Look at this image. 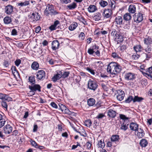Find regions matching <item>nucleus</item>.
Instances as JSON below:
<instances>
[{
    "label": "nucleus",
    "instance_id": "1",
    "mask_svg": "<svg viewBox=\"0 0 152 152\" xmlns=\"http://www.w3.org/2000/svg\"><path fill=\"white\" fill-rule=\"evenodd\" d=\"M121 69V67L117 63L112 62L107 66V71L112 74L116 75L119 73Z\"/></svg>",
    "mask_w": 152,
    "mask_h": 152
},
{
    "label": "nucleus",
    "instance_id": "2",
    "mask_svg": "<svg viewBox=\"0 0 152 152\" xmlns=\"http://www.w3.org/2000/svg\"><path fill=\"white\" fill-rule=\"evenodd\" d=\"M44 13L46 15L50 14L51 15H56L58 14V12L54 10L53 5L48 4L44 11Z\"/></svg>",
    "mask_w": 152,
    "mask_h": 152
},
{
    "label": "nucleus",
    "instance_id": "3",
    "mask_svg": "<svg viewBox=\"0 0 152 152\" xmlns=\"http://www.w3.org/2000/svg\"><path fill=\"white\" fill-rule=\"evenodd\" d=\"M88 86L89 89L95 91L97 88L98 86L95 81L90 79L88 82Z\"/></svg>",
    "mask_w": 152,
    "mask_h": 152
},
{
    "label": "nucleus",
    "instance_id": "4",
    "mask_svg": "<svg viewBox=\"0 0 152 152\" xmlns=\"http://www.w3.org/2000/svg\"><path fill=\"white\" fill-rule=\"evenodd\" d=\"M133 18L134 22L139 23L143 20V15L140 12L136 13L134 15Z\"/></svg>",
    "mask_w": 152,
    "mask_h": 152
},
{
    "label": "nucleus",
    "instance_id": "5",
    "mask_svg": "<svg viewBox=\"0 0 152 152\" xmlns=\"http://www.w3.org/2000/svg\"><path fill=\"white\" fill-rule=\"evenodd\" d=\"M33 86H29V88L33 93V95L35 94L34 91H38L39 92L41 91V87L39 84H33Z\"/></svg>",
    "mask_w": 152,
    "mask_h": 152
},
{
    "label": "nucleus",
    "instance_id": "6",
    "mask_svg": "<svg viewBox=\"0 0 152 152\" xmlns=\"http://www.w3.org/2000/svg\"><path fill=\"white\" fill-rule=\"evenodd\" d=\"M14 7L13 6L8 5L6 6L4 8V12L8 15H10L12 14L13 12Z\"/></svg>",
    "mask_w": 152,
    "mask_h": 152
},
{
    "label": "nucleus",
    "instance_id": "7",
    "mask_svg": "<svg viewBox=\"0 0 152 152\" xmlns=\"http://www.w3.org/2000/svg\"><path fill=\"white\" fill-rule=\"evenodd\" d=\"M113 14L111 9H107L104 10L102 15L104 18H111Z\"/></svg>",
    "mask_w": 152,
    "mask_h": 152
},
{
    "label": "nucleus",
    "instance_id": "8",
    "mask_svg": "<svg viewBox=\"0 0 152 152\" xmlns=\"http://www.w3.org/2000/svg\"><path fill=\"white\" fill-rule=\"evenodd\" d=\"M37 78L39 80H43L45 78V72L43 70H39L37 72Z\"/></svg>",
    "mask_w": 152,
    "mask_h": 152
},
{
    "label": "nucleus",
    "instance_id": "9",
    "mask_svg": "<svg viewBox=\"0 0 152 152\" xmlns=\"http://www.w3.org/2000/svg\"><path fill=\"white\" fill-rule=\"evenodd\" d=\"M117 94L116 97L117 99L120 101L122 100L125 96L124 92L121 90H118L117 91Z\"/></svg>",
    "mask_w": 152,
    "mask_h": 152
},
{
    "label": "nucleus",
    "instance_id": "10",
    "mask_svg": "<svg viewBox=\"0 0 152 152\" xmlns=\"http://www.w3.org/2000/svg\"><path fill=\"white\" fill-rule=\"evenodd\" d=\"M120 31L115 38V40L117 42V44L122 42L124 40V37Z\"/></svg>",
    "mask_w": 152,
    "mask_h": 152
},
{
    "label": "nucleus",
    "instance_id": "11",
    "mask_svg": "<svg viewBox=\"0 0 152 152\" xmlns=\"http://www.w3.org/2000/svg\"><path fill=\"white\" fill-rule=\"evenodd\" d=\"M12 130V127L9 124L6 125L4 128V132L6 134H10Z\"/></svg>",
    "mask_w": 152,
    "mask_h": 152
},
{
    "label": "nucleus",
    "instance_id": "12",
    "mask_svg": "<svg viewBox=\"0 0 152 152\" xmlns=\"http://www.w3.org/2000/svg\"><path fill=\"white\" fill-rule=\"evenodd\" d=\"M59 43L58 40L53 41L52 43V48L53 50H56L58 48Z\"/></svg>",
    "mask_w": 152,
    "mask_h": 152
},
{
    "label": "nucleus",
    "instance_id": "13",
    "mask_svg": "<svg viewBox=\"0 0 152 152\" xmlns=\"http://www.w3.org/2000/svg\"><path fill=\"white\" fill-rule=\"evenodd\" d=\"M134 75L132 73H127L125 74V78L126 80H131L134 79Z\"/></svg>",
    "mask_w": 152,
    "mask_h": 152
},
{
    "label": "nucleus",
    "instance_id": "14",
    "mask_svg": "<svg viewBox=\"0 0 152 152\" xmlns=\"http://www.w3.org/2000/svg\"><path fill=\"white\" fill-rule=\"evenodd\" d=\"M34 21H37L39 20L40 18V15L38 12H35L33 13L31 17Z\"/></svg>",
    "mask_w": 152,
    "mask_h": 152
},
{
    "label": "nucleus",
    "instance_id": "15",
    "mask_svg": "<svg viewBox=\"0 0 152 152\" xmlns=\"http://www.w3.org/2000/svg\"><path fill=\"white\" fill-rule=\"evenodd\" d=\"M138 125L132 122L130 125V128L131 130L135 131V132L138 131Z\"/></svg>",
    "mask_w": 152,
    "mask_h": 152
},
{
    "label": "nucleus",
    "instance_id": "16",
    "mask_svg": "<svg viewBox=\"0 0 152 152\" xmlns=\"http://www.w3.org/2000/svg\"><path fill=\"white\" fill-rule=\"evenodd\" d=\"M128 11L129 13L134 14L136 12V8L135 5L134 4H131L128 8Z\"/></svg>",
    "mask_w": 152,
    "mask_h": 152
},
{
    "label": "nucleus",
    "instance_id": "17",
    "mask_svg": "<svg viewBox=\"0 0 152 152\" xmlns=\"http://www.w3.org/2000/svg\"><path fill=\"white\" fill-rule=\"evenodd\" d=\"M114 21L115 24L117 25H120L122 24L123 20L121 16H118L116 17Z\"/></svg>",
    "mask_w": 152,
    "mask_h": 152
},
{
    "label": "nucleus",
    "instance_id": "18",
    "mask_svg": "<svg viewBox=\"0 0 152 152\" xmlns=\"http://www.w3.org/2000/svg\"><path fill=\"white\" fill-rule=\"evenodd\" d=\"M97 10L96 7L94 5H90L88 8V10L89 12H93Z\"/></svg>",
    "mask_w": 152,
    "mask_h": 152
},
{
    "label": "nucleus",
    "instance_id": "19",
    "mask_svg": "<svg viewBox=\"0 0 152 152\" xmlns=\"http://www.w3.org/2000/svg\"><path fill=\"white\" fill-rule=\"evenodd\" d=\"M128 125L129 123L125 122V121H124V122H123V123L121 125V129L124 131H126L128 128Z\"/></svg>",
    "mask_w": 152,
    "mask_h": 152
},
{
    "label": "nucleus",
    "instance_id": "20",
    "mask_svg": "<svg viewBox=\"0 0 152 152\" xmlns=\"http://www.w3.org/2000/svg\"><path fill=\"white\" fill-rule=\"evenodd\" d=\"M137 135L139 138H141L144 135V131L140 128L138 129Z\"/></svg>",
    "mask_w": 152,
    "mask_h": 152
},
{
    "label": "nucleus",
    "instance_id": "21",
    "mask_svg": "<svg viewBox=\"0 0 152 152\" xmlns=\"http://www.w3.org/2000/svg\"><path fill=\"white\" fill-rule=\"evenodd\" d=\"M108 115L111 118H114L116 116V113L115 111L112 110H110L107 112Z\"/></svg>",
    "mask_w": 152,
    "mask_h": 152
},
{
    "label": "nucleus",
    "instance_id": "22",
    "mask_svg": "<svg viewBox=\"0 0 152 152\" xmlns=\"http://www.w3.org/2000/svg\"><path fill=\"white\" fill-rule=\"evenodd\" d=\"M12 19L10 17L6 16L4 19V23L5 24H8L12 22Z\"/></svg>",
    "mask_w": 152,
    "mask_h": 152
},
{
    "label": "nucleus",
    "instance_id": "23",
    "mask_svg": "<svg viewBox=\"0 0 152 152\" xmlns=\"http://www.w3.org/2000/svg\"><path fill=\"white\" fill-rule=\"evenodd\" d=\"M124 19L126 21L130 20L131 19L132 16L130 13H126L124 15Z\"/></svg>",
    "mask_w": 152,
    "mask_h": 152
},
{
    "label": "nucleus",
    "instance_id": "24",
    "mask_svg": "<svg viewBox=\"0 0 152 152\" xmlns=\"http://www.w3.org/2000/svg\"><path fill=\"white\" fill-rule=\"evenodd\" d=\"M77 26V23L74 22L69 26V29L70 30L73 31L75 29Z\"/></svg>",
    "mask_w": 152,
    "mask_h": 152
},
{
    "label": "nucleus",
    "instance_id": "25",
    "mask_svg": "<svg viewBox=\"0 0 152 152\" xmlns=\"http://www.w3.org/2000/svg\"><path fill=\"white\" fill-rule=\"evenodd\" d=\"M39 64L37 62H34L31 64V67L32 69L37 70L39 68Z\"/></svg>",
    "mask_w": 152,
    "mask_h": 152
},
{
    "label": "nucleus",
    "instance_id": "26",
    "mask_svg": "<svg viewBox=\"0 0 152 152\" xmlns=\"http://www.w3.org/2000/svg\"><path fill=\"white\" fill-rule=\"evenodd\" d=\"M95 100L92 98L89 99L87 101L88 104L90 106H93L95 103Z\"/></svg>",
    "mask_w": 152,
    "mask_h": 152
},
{
    "label": "nucleus",
    "instance_id": "27",
    "mask_svg": "<svg viewBox=\"0 0 152 152\" xmlns=\"http://www.w3.org/2000/svg\"><path fill=\"white\" fill-rule=\"evenodd\" d=\"M101 17V14L99 12H97L95 14L94 19L95 21H98L100 19Z\"/></svg>",
    "mask_w": 152,
    "mask_h": 152
},
{
    "label": "nucleus",
    "instance_id": "28",
    "mask_svg": "<svg viewBox=\"0 0 152 152\" xmlns=\"http://www.w3.org/2000/svg\"><path fill=\"white\" fill-rule=\"evenodd\" d=\"M77 5L76 3L75 2H73L71 4H69L67 6V7L69 10H72L74 9L76 7Z\"/></svg>",
    "mask_w": 152,
    "mask_h": 152
},
{
    "label": "nucleus",
    "instance_id": "29",
    "mask_svg": "<svg viewBox=\"0 0 152 152\" xmlns=\"http://www.w3.org/2000/svg\"><path fill=\"white\" fill-rule=\"evenodd\" d=\"M29 4V1H26L24 2H21L17 4L18 6H20L21 7L26 6Z\"/></svg>",
    "mask_w": 152,
    "mask_h": 152
},
{
    "label": "nucleus",
    "instance_id": "30",
    "mask_svg": "<svg viewBox=\"0 0 152 152\" xmlns=\"http://www.w3.org/2000/svg\"><path fill=\"white\" fill-rule=\"evenodd\" d=\"M134 49L136 53L140 52L143 49L141 46L140 45L134 46Z\"/></svg>",
    "mask_w": 152,
    "mask_h": 152
},
{
    "label": "nucleus",
    "instance_id": "31",
    "mask_svg": "<svg viewBox=\"0 0 152 152\" xmlns=\"http://www.w3.org/2000/svg\"><path fill=\"white\" fill-rule=\"evenodd\" d=\"M148 143L147 141L145 139H142L140 142V145L142 147H146Z\"/></svg>",
    "mask_w": 152,
    "mask_h": 152
},
{
    "label": "nucleus",
    "instance_id": "32",
    "mask_svg": "<svg viewBox=\"0 0 152 152\" xmlns=\"http://www.w3.org/2000/svg\"><path fill=\"white\" fill-rule=\"evenodd\" d=\"M97 145H98V147H100L102 148H103L105 146V143L104 140H100L98 142Z\"/></svg>",
    "mask_w": 152,
    "mask_h": 152
},
{
    "label": "nucleus",
    "instance_id": "33",
    "mask_svg": "<svg viewBox=\"0 0 152 152\" xmlns=\"http://www.w3.org/2000/svg\"><path fill=\"white\" fill-rule=\"evenodd\" d=\"M143 99V98L141 97H139L137 96H135L133 98V102H140Z\"/></svg>",
    "mask_w": 152,
    "mask_h": 152
},
{
    "label": "nucleus",
    "instance_id": "34",
    "mask_svg": "<svg viewBox=\"0 0 152 152\" xmlns=\"http://www.w3.org/2000/svg\"><path fill=\"white\" fill-rule=\"evenodd\" d=\"M61 77V74H56L54 75L52 78L53 81L55 82L57 80H59Z\"/></svg>",
    "mask_w": 152,
    "mask_h": 152
},
{
    "label": "nucleus",
    "instance_id": "35",
    "mask_svg": "<svg viewBox=\"0 0 152 152\" xmlns=\"http://www.w3.org/2000/svg\"><path fill=\"white\" fill-rule=\"evenodd\" d=\"M29 82L32 85H33L35 83V79L34 76H30L28 78Z\"/></svg>",
    "mask_w": 152,
    "mask_h": 152
},
{
    "label": "nucleus",
    "instance_id": "36",
    "mask_svg": "<svg viewBox=\"0 0 152 152\" xmlns=\"http://www.w3.org/2000/svg\"><path fill=\"white\" fill-rule=\"evenodd\" d=\"M144 43L146 45H148L152 43V40L151 38L148 37L145 38L144 40Z\"/></svg>",
    "mask_w": 152,
    "mask_h": 152
},
{
    "label": "nucleus",
    "instance_id": "37",
    "mask_svg": "<svg viewBox=\"0 0 152 152\" xmlns=\"http://www.w3.org/2000/svg\"><path fill=\"white\" fill-rule=\"evenodd\" d=\"M119 139V136L118 135H113L111 137V139L112 141H116Z\"/></svg>",
    "mask_w": 152,
    "mask_h": 152
},
{
    "label": "nucleus",
    "instance_id": "38",
    "mask_svg": "<svg viewBox=\"0 0 152 152\" xmlns=\"http://www.w3.org/2000/svg\"><path fill=\"white\" fill-rule=\"evenodd\" d=\"M120 32V30L117 31L115 29H113L112 30L111 34L112 36H113L115 37H116V36L118 34H119Z\"/></svg>",
    "mask_w": 152,
    "mask_h": 152
},
{
    "label": "nucleus",
    "instance_id": "39",
    "mask_svg": "<svg viewBox=\"0 0 152 152\" xmlns=\"http://www.w3.org/2000/svg\"><path fill=\"white\" fill-rule=\"evenodd\" d=\"M144 75L147 77L148 79L152 80V75L149 74L145 73L143 71H141Z\"/></svg>",
    "mask_w": 152,
    "mask_h": 152
},
{
    "label": "nucleus",
    "instance_id": "40",
    "mask_svg": "<svg viewBox=\"0 0 152 152\" xmlns=\"http://www.w3.org/2000/svg\"><path fill=\"white\" fill-rule=\"evenodd\" d=\"M99 4L101 7H104L107 5L108 3L106 1L101 0L99 2Z\"/></svg>",
    "mask_w": 152,
    "mask_h": 152
},
{
    "label": "nucleus",
    "instance_id": "41",
    "mask_svg": "<svg viewBox=\"0 0 152 152\" xmlns=\"http://www.w3.org/2000/svg\"><path fill=\"white\" fill-rule=\"evenodd\" d=\"M85 125L88 127H90L91 124V122L90 120L88 119L85 121Z\"/></svg>",
    "mask_w": 152,
    "mask_h": 152
},
{
    "label": "nucleus",
    "instance_id": "42",
    "mask_svg": "<svg viewBox=\"0 0 152 152\" xmlns=\"http://www.w3.org/2000/svg\"><path fill=\"white\" fill-rule=\"evenodd\" d=\"M112 56L114 58L116 59H118L120 58L119 54L115 52H113L112 53Z\"/></svg>",
    "mask_w": 152,
    "mask_h": 152
},
{
    "label": "nucleus",
    "instance_id": "43",
    "mask_svg": "<svg viewBox=\"0 0 152 152\" xmlns=\"http://www.w3.org/2000/svg\"><path fill=\"white\" fill-rule=\"evenodd\" d=\"M79 39L80 40H84L85 37V34L83 32H81L79 35Z\"/></svg>",
    "mask_w": 152,
    "mask_h": 152
},
{
    "label": "nucleus",
    "instance_id": "44",
    "mask_svg": "<svg viewBox=\"0 0 152 152\" xmlns=\"http://www.w3.org/2000/svg\"><path fill=\"white\" fill-rule=\"evenodd\" d=\"M59 106L61 111L63 112L66 108V107L61 104H59Z\"/></svg>",
    "mask_w": 152,
    "mask_h": 152
},
{
    "label": "nucleus",
    "instance_id": "45",
    "mask_svg": "<svg viewBox=\"0 0 152 152\" xmlns=\"http://www.w3.org/2000/svg\"><path fill=\"white\" fill-rule=\"evenodd\" d=\"M132 101L133 102V98L132 96H129L125 100V102L126 103H129Z\"/></svg>",
    "mask_w": 152,
    "mask_h": 152
},
{
    "label": "nucleus",
    "instance_id": "46",
    "mask_svg": "<svg viewBox=\"0 0 152 152\" xmlns=\"http://www.w3.org/2000/svg\"><path fill=\"white\" fill-rule=\"evenodd\" d=\"M69 72H65L63 74L61 75V77L63 78L67 77L69 76Z\"/></svg>",
    "mask_w": 152,
    "mask_h": 152
},
{
    "label": "nucleus",
    "instance_id": "47",
    "mask_svg": "<svg viewBox=\"0 0 152 152\" xmlns=\"http://www.w3.org/2000/svg\"><path fill=\"white\" fill-rule=\"evenodd\" d=\"M140 57V55L136 52V53H134L132 56V57L135 60H137Z\"/></svg>",
    "mask_w": 152,
    "mask_h": 152
},
{
    "label": "nucleus",
    "instance_id": "48",
    "mask_svg": "<svg viewBox=\"0 0 152 152\" xmlns=\"http://www.w3.org/2000/svg\"><path fill=\"white\" fill-rule=\"evenodd\" d=\"M63 113H64L68 114L69 115H71L72 113L67 108L65 110H64Z\"/></svg>",
    "mask_w": 152,
    "mask_h": 152
},
{
    "label": "nucleus",
    "instance_id": "49",
    "mask_svg": "<svg viewBox=\"0 0 152 152\" xmlns=\"http://www.w3.org/2000/svg\"><path fill=\"white\" fill-rule=\"evenodd\" d=\"M5 122L6 120L5 119L0 120V128H1L4 126Z\"/></svg>",
    "mask_w": 152,
    "mask_h": 152
},
{
    "label": "nucleus",
    "instance_id": "50",
    "mask_svg": "<svg viewBox=\"0 0 152 152\" xmlns=\"http://www.w3.org/2000/svg\"><path fill=\"white\" fill-rule=\"evenodd\" d=\"M120 118L121 119H122L123 120V122H124V121H125V122H126V120L127 121V120L128 119L126 117L125 115H123L121 114L120 116Z\"/></svg>",
    "mask_w": 152,
    "mask_h": 152
},
{
    "label": "nucleus",
    "instance_id": "51",
    "mask_svg": "<svg viewBox=\"0 0 152 152\" xmlns=\"http://www.w3.org/2000/svg\"><path fill=\"white\" fill-rule=\"evenodd\" d=\"M31 145L33 146H34L35 148L38 147V144L34 140H31Z\"/></svg>",
    "mask_w": 152,
    "mask_h": 152
},
{
    "label": "nucleus",
    "instance_id": "52",
    "mask_svg": "<svg viewBox=\"0 0 152 152\" xmlns=\"http://www.w3.org/2000/svg\"><path fill=\"white\" fill-rule=\"evenodd\" d=\"M91 74L93 75H95V72L94 70L92 69H91L88 67H87L86 69Z\"/></svg>",
    "mask_w": 152,
    "mask_h": 152
},
{
    "label": "nucleus",
    "instance_id": "53",
    "mask_svg": "<svg viewBox=\"0 0 152 152\" xmlns=\"http://www.w3.org/2000/svg\"><path fill=\"white\" fill-rule=\"evenodd\" d=\"M1 104L2 106L3 107H4L5 108H6V109L7 108L8 106H7V103L6 102L4 101H3L1 102Z\"/></svg>",
    "mask_w": 152,
    "mask_h": 152
},
{
    "label": "nucleus",
    "instance_id": "54",
    "mask_svg": "<svg viewBox=\"0 0 152 152\" xmlns=\"http://www.w3.org/2000/svg\"><path fill=\"white\" fill-rule=\"evenodd\" d=\"M61 2L62 3L67 4L71 2V0H60Z\"/></svg>",
    "mask_w": 152,
    "mask_h": 152
},
{
    "label": "nucleus",
    "instance_id": "55",
    "mask_svg": "<svg viewBox=\"0 0 152 152\" xmlns=\"http://www.w3.org/2000/svg\"><path fill=\"white\" fill-rule=\"evenodd\" d=\"M87 52L90 55H92L94 52V51L91 48H90L88 49Z\"/></svg>",
    "mask_w": 152,
    "mask_h": 152
},
{
    "label": "nucleus",
    "instance_id": "56",
    "mask_svg": "<svg viewBox=\"0 0 152 152\" xmlns=\"http://www.w3.org/2000/svg\"><path fill=\"white\" fill-rule=\"evenodd\" d=\"M4 100H7L8 102L11 101L12 100V99L11 97L8 96V95L6 94V96L5 97V98Z\"/></svg>",
    "mask_w": 152,
    "mask_h": 152
},
{
    "label": "nucleus",
    "instance_id": "57",
    "mask_svg": "<svg viewBox=\"0 0 152 152\" xmlns=\"http://www.w3.org/2000/svg\"><path fill=\"white\" fill-rule=\"evenodd\" d=\"M21 61L20 59H17L15 62V64L17 66H18L21 63Z\"/></svg>",
    "mask_w": 152,
    "mask_h": 152
},
{
    "label": "nucleus",
    "instance_id": "58",
    "mask_svg": "<svg viewBox=\"0 0 152 152\" xmlns=\"http://www.w3.org/2000/svg\"><path fill=\"white\" fill-rule=\"evenodd\" d=\"M10 64V62L7 60L4 61L3 65L5 67H8Z\"/></svg>",
    "mask_w": 152,
    "mask_h": 152
},
{
    "label": "nucleus",
    "instance_id": "59",
    "mask_svg": "<svg viewBox=\"0 0 152 152\" xmlns=\"http://www.w3.org/2000/svg\"><path fill=\"white\" fill-rule=\"evenodd\" d=\"M6 96V94L0 93V99L4 100L5 97Z\"/></svg>",
    "mask_w": 152,
    "mask_h": 152
},
{
    "label": "nucleus",
    "instance_id": "60",
    "mask_svg": "<svg viewBox=\"0 0 152 152\" xmlns=\"http://www.w3.org/2000/svg\"><path fill=\"white\" fill-rule=\"evenodd\" d=\"M50 105L53 108L57 109L58 108V106L57 104L54 102H52L50 103Z\"/></svg>",
    "mask_w": 152,
    "mask_h": 152
},
{
    "label": "nucleus",
    "instance_id": "61",
    "mask_svg": "<svg viewBox=\"0 0 152 152\" xmlns=\"http://www.w3.org/2000/svg\"><path fill=\"white\" fill-rule=\"evenodd\" d=\"M17 31L16 29H13L12 31L11 34L12 35H16L17 34Z\"/></svg>",
    "mask_w": 152,
    "mask_h": 152
},
{
    "label": "nucleus",
    "instance_id": "62",
    "mask_svg": "<svg viewBox=\"0 0 152 152\" xmlns=\"http://www.w3.org/2000/svg\"><path fill=\"white\" fill-rule=\"evenodd\" d=\"M86 145L88 149H90L91 148V144L89 142H87L86 143Z\"/></svg>",
    "mask_w": 152,
    "mask_h": 152
},
{
    "label": "nucleus",
    "instance_id": "63",
    "mask_svg": "<svg viewBox=\"0 0 152 152\" xmlns=\"http://www.w3.org/2000/svg\"><path fill=\"white\" fill-rule=\"evenodd\" d=\"M101 86L103 89L105 91H107V88L106 85L104 83H102L101 84Z\"/></svg>",
    "mask_w": 152,
    "mask_h": 152
},
{
    "label": "nucleus",
    "instance_id": "64",
    "mask_svg": "<svg viewBox=\"0 0 152 152\" xmlns=\"http://www.w3.org/2000/svg\"><path fill=\"white\" fill-rule=\"evenodd\" d=\"M80 20L84 24H85L86 23H87L85 19L83 17H81L80 18Z\"/></svg>",
    "mask_w": 152,
    "mask_h": 152
}]
</instances>
